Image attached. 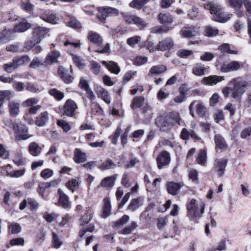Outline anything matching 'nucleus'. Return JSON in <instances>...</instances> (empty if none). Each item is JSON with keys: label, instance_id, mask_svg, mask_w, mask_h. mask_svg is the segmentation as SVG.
<instances>
[{"label": "nucleus", "instance_id": "obj_41", "mask_svg": "<svg viewBox=\"0 0 251 251\" xmlns=\"http://www.w3.org/2000/svg\"><path fill=\"white\" fill-rule=\"evenodd\" d=\"M21 226L18 223H11L8 226V232L10 234H18L21 231Z\"/></svg>", "mask_w": 251, "mask_h": 251}, {"label": "nucleus", "instance_id": "obj_43", "mask_svg": "<svg viewBox=\"0 0 251 251\" xmlns=\"http://www.w3.org/2000/svg\"><path fill=\"white\" fill-rule=\"evenodd\" d=\"M116 164L111 159H108L106 161L103 162L101 165L99 166L101 170H109L116 167Z\"/></svg>", "mask_w": 251, "mask_h": 251}, {"label": "nucleus", "instance_id": "obj_37", "mask_svg": "<svg viewBox=\"0 0 251 251\" xmlns=\"http://www.w3.org/2000/svg\"><path fill=\"white\" fill-rule=\"evenodd\" d=\"M54 183V181H51L50 182H42L39 184L38 192V193L43 196L44 194L47 189L49 188L51 185Z\"/></svg>", "mask_w": 251, "mask_h": 251}, {"label": "nucleus", "instance_id": "obj_28", "mask_svg": "<svg viewBox=\"0 0 251 251\" xmlns=\"http://www.w3.org/2000/svg\"><path fill=\"white\" fill-rule=\"evenodd\" d=\"M49 114L47 111L42 112L36 118V125L38 126H43L49 120Z\"/></svg>", "mask_w": 251, "mask_h": 251}, {"label": "nucleus", "instance_id": "obj_59", "mask_svg": "<svg viewBox=\"0 0 251 251\" xmlns=\"http://www.w3.org/2000/svg\"><path fill=\"white\" fill-rule=\"evenodd\" d=\"M12 87L17 92L23 91L25 87V84L22 82L12 80Z\"/></svg>", "mask_w": 251, "mask_h": 251}, {"label": "nucleus", "instance_id": "obj_20", "mask_svg": "<svg viewBox=\"0 0 251 251\" xmlns=\"http://www.w3.org/2000/svg\"><path fill=\"white\" fill-rule=\"evenodd\" d=\"M10 115L12 117H16L20 111V104L19 102L12 100L8 104Z\"/></svg>", "mask_w": 251, "mask_h": 251}, {"label": "nucleus", "instance_id": "obj_27", "mask_svg": "<svg viewBox=\"0 0 251 251\" xmlns=\"http://www.w3.org/2000/svg\"><path fill=\"white\" fill-rule=\"evenodd\" d=\"M207 69L204 65L201 63H197L193 67V73L197 76H202L205 74Z\"/></svg>", "mask_w": 251, "mask_h": 251}, {"label": "nucleus", "instance_id": "obj_32", "mask_svg": "<svg viewBox=\"0 0 251 251\" xmlns=\"http://www.w3.org/2000/svg\"><path fill=\"white\" fill-rule=\"evenodd\" d=\"M167 70L166 66L163 65L152 66L150 70L149 75H157L163 73Z\"/></svg>", "mask_w": 251, "mask_h": 251}, {"label": "nucleus", "instance_id": "obj_49", "mask_svg": "<svg viewBox=\"0 0 251 251\" xmlns=\"http://www.w3.org/2000/svg\"><path fill=\"white\" fill-rule=\"evenodd\" d=\"M170 29V28L169 26L163 25L152 28L151 32L155 34H162L168 32Z\"/></svg>", "mask_w": 251, "mask_h": 251}, {"label": "nucleus", "instance_id": "obj_1", "mask_svg": "<svg viewBox=\"0 0 251 251\" xmlns=\"http://www.w3.org/2000/svg\"><path fill=\"white\" fill-rule=\"evenodd\" d=\"M180 118L178 113L173 112L158 116L155 120L156 126L162 131L170 129L175 124H179Z\"/></svg>", "mask_w": 251, "mask_h": 251}, {"label": "nucleus", "instance_id": "obj_45", "mask_svg": "<svg viewBox=\"0 0 251 251\" xmlns=\"http://www.w3.org/2000/svg\"><path fill=\"white\" fill-rule=\"evenodd\" d=\"M49 93L51 96H53L55 99H56L58 100H61L64 97V95L63 93L55 88L50 89L49 91Z\"/></svg>", "mask_w": 251, "mask_h": 251}, {"label": "nucleus", "instance_id": "obj_15", "mask_svg": "<svg viewBox=\"0 0 251 251\" xmlns=\"http://www.w3.org/2000/svg\"><path fill=\"white\" fill-rule=\"evenodd\" d=\"M50 29L45 27L38 26L33 30V38L36 39V42H40L41 38L47 34Z\"/></svg>", "mask_w": 251, "mask_h": 251}, {"label": "nucleus", "instance_id": "obj_11", "mask_svg": "<svg viewBox=\"0 0 251 251\" xmlns=\"http://www.w3.org/2000/svg\"><path fill=\"white\" fill-rule=\"evenodd\" d=\"M174 46L172 39L166 38L159 42L157 45V50L161 51L169 50L173 48Z\"/></svg>", "mask_w": 251, "mask_h": 251}, {"label": "nucleus", "instance_id": "obj_2", "mask_svg": "<svg viewBox=\"0 0 251 251\" xmlns=\"http://www.w3.org/2000/svg\"><path fill=\"white\" fill-rule=\"evenodd\" d=\"M204 8L213 15V20L220 23H225L229 19L222 6L215 1L208 2L203 5Z\"/></svg>", "mask_w": 251, "mask_h": 251}, {"label": "nucleus", "instance_id": "obj_51", "mask_svg": "<svg viewBox=\"0 0 251 251\" xmlns=\"http://www.w3.org/2000/svg\"><path fill=\"white\" fill-rule=\"evenodd\" d=\"M74 63L79 68H83L85 66L84 60L79 56L75 54H71Z\"/></svg>", "mask_w": 251, "mask_h": 251}, {"label": "nucleus", "instance_id": "obj_55", "mask_svg": "<svg viewBox=\"0 0 251 251\" xmlns=\"http://www.w3.org/2000/svg\"><path fill=\"white\" fill-rule=\"evenodd\" d=\"M205 31L207 36L211 37L217 35L219 32L218 29L210 25L205 27Z\"/></svg>", "mask_w": 251, "mask_h": 251}, {"label": "nucleus", "instance_id": "obj_5", "mask_svg": "<svg viewBox=\"0 0 251 251\" xmlns=\"http://www.w3.org/2000/svg\"><path fill=\"white\" fill-rule=\"evenodd\" d=\"M13 129L16 134L15 139L17 141L26 140L30 136L28 134V128L22 123H13Z\"/></svg>", "mask_w": 251, "mask_h": 251}, {"label": "nucleus", "instance_id": "obj_24", "mask_svg": "<svg viewBox=\"0 0 251 251\" xmlns=\"http://www.w3.org/2000/svg\"><path fill=\"white\" fill-rule=\"evenodd\" d=\"M88 39L98 46H100L102 43V39L101 36L97 32L90 31L88 33Z\"/></svg>", "mask_w": 251, "mask_h": 251}, {"label": "nucleus", "instance_id": "obj_39", "mask_svg": "<svg viewBox=\"0 0 251 251\" xmlns=\"http://www.w3.org/2000/svg\"><path fill=\"white\" fill-rule=\"evenodd\" d=\"M198 163L202 166H205L206 162V151L204 150H201L197 158Z\"/></svg>", "mask_w": 251, "mask_h": 251}, {"label": "nucleus", "instance_id": "obj_10", "mask_svg": "<svg viewBox=\"0 0 251 251\" xmlns=\"http://www.w3.org/2000/svg\"><path fill=\"white\" fill-rule=\"evenodd\" d=\"M77 108V105L74 100H68L64 105V114L68 117H72Z\"/></svg>", "mask_w": 251, "mask_h": 251}, {"label": "nucleus", "instance_id": "obj_31", "mask_svg": "<svg viewBox=\"0 0 251 251\" xmlns=\"http://www.w3.org/2000/svg\"><path fill=\"white\" fill-rule=\"evenodd\" d=\"M104 206L102 217L104 218L108 217L111 214V205L108 198H104L103 199Z\"/></svg>", "mask_w": 251, "mask_h": 251}, {"label": "nucleus", "instance_id": "obj_47", "mask_svg": "<svg viewBox=\"0 0 251 251\" xmlns=\"http://www.w3.org/2000/svg\"><path fill=\"white\" fill-rule=\"evenodd\" d=\"M17 68V65L14 61V59H13L12 62L5 64L3 66L4 70L8 73H12Z\"/></svg>", "mask_w": 251, "mask_h": 251}, {"label": "nucleus", "instance_id": "obj_19", "mask_svg": "<svg viewBox=\"0 0 251 251\" xmlns=\"http://www.w3.org/2000/svg\"><path fill=\"white\" fill-rule=\"evenodd\" d=\"M214 141L217 150L226 151L227 148V145L222 136L216 134L214 137Z\"/></svg>", "mask_w": 251, "mask_h": 251}, {"label": "nucleus", "instance_id": "obj_30", "mask_svg": "<svg viewBox=\"0 0 251 251\" xmlns=\"http://www.w3.org/2000/svg\"><path fill=\"white\" fill-rule=\"evenodd\" d=\"M40 17L44 21L52 24H56L59 21L58 18L53 14H43Z\"/></svg>", "mask_w": 251, "mask_h": 251}, {"label": "nucleus", "instance_id": "obj_38", "mask_svg": "<svg viewBox=\"0 0 251 251\" xmlns=\"http://www.w3.org/2000/svg\"><path fill=\"white\" fill-rule=\"evenodd\" d=\"M150 0H133L130 3L131 7L141 9Z\"/></svg>", "mask_w": 251, "mask_h": 251}, {"label": "nucleus", "instance_id": "obj_29", "mask_svg": "<svg viewBox=\"0 0 251 251\" xmlns=\"http://www.w3.org/2000/svg\"><path fill=\"white\" fill-rule=\"evenodd\" d=\"M28 151L32 156H38L40 154L42 149L36 143L31 142L29 145Z\"/></svg>", "mask_w": 251, "mask_h": 251}, {"label": "nucleus", "instance_id": "obj_12", "mask_svg": "<svg viewBox=\"0 0 251 251\" xmlns=\"http://www.w3.org/2000/svg\"><path fill=\"white\" fill-rule=\"evenodd\" d=\"M227 159H216L214 164V170L217 173L218 176H221L224 174L227 165Z\"/></svg>", "mask_w": 251, "mask_h": 251}, {"label": "nucleus", "instance_id": "obj_16", "mask_svg": "<svg viewBox=\"0 0 251 251\" xmlns=\"http://www.w3.org/2000/svg\"><path fill=\"white\" fill-rule=\"evenodd\" d=\"M60 56V53L58 51H51L48 54L45 58V63L47 66L53 64L58 61V59Z\"/></svg>", "mask_w": 251, "mask_h": 251}, {"label": "nucleus", "instance_id": "obj_9", "mask_svg": "<svg viewBox=\"0 0 251 251\" xmlns=\"http://www.w3.org/2000/svg\"><path fill=\"white\" fill-rule=\"evenodd\" d=\"M57 193L59 195V198L58 201L56 204L64 208H70L71 202L69 201L68 196L66 195L61 189H58Z\"/></svg>", "mask_w": 251, "mask_h": 251}, {"label": "nucleus", "instance_id": "obj_35", "mask_svg": "<svg viewBox=\"0 0 251 251\" xmlns=\"http://www.w3.org/2000/svg\"><path fill=\"white\" fill-rule=\"evenodd\" d=\"M158 20L162 24H171L173 22V17L169 13H160L158 16Z\"/></svg>", "mask_w": 251, "mask_h": 251}, {"label": "nucleus", "instance_id": "obj_62", "mask_svg": "<svg viewBox=\"0 0 251 251\" xmlns=\"http://www.w3.org/2000/svg\"><path fill=\"white\" fill-rule=\"evenodd\" d=\"M79 185L78 179H72L66 183L67 187L71 190L72 192H74V188Z\"/></svg>", "mask_w": 251, "mask_h": 251}, {"label": "nucleus", "instance_id": "obj_25", "mask_svg": "<svg viewBox=\"0 0 251 251\" xmlns=\"http://www.w3.org/2000/svg\"><path fill=\"white\" fill-rule=\"evenodd\" d=\"M87 160L86 154L79 149L76 148L74 151V160L76 163L85 162Z\"/></svg>", "mask_w": 251, "mask_h": 251}, {"label": "nucleus", "instance_id": "obj_14", "mask_svg": "<svg viewBox=\"0 0 251 251\" xmlns=\"http://www.w3.org/2000/svg\"><path fill=\"white\" fill-rule=\"evenodd\" d=\"M183 186L180 183H176L173 181L168 182L166 184L168 192L173 196L177 195Z\"/></svg>", "mask_w": 251, "mask_h": 251}, {"label": "nucleus", "instance_id": "obj_42", "mask_svg": "<svg viewBox=\"0 0 251 251\" xmlns=\"http://www.w3.org/2000/svg\"><path fill=\"white\" fill-rule=\"evenodd\" d=\"M121 15L125 22L129 24H134L137 17L135 15L128 12H122Z\"/></svg>", "mask_w": 251, "mask_h": 251}, {"label": "nucleus", "instance_id": "obj_63", "mask_svg": "<svg viewBox=\"0 0 251 251\" xmlns=\"http://www.w3.org/2000/svg\"><path fill=\"white\" fill-rule=\"evenodd\" d=\"M219 49L222 53H227L228 54H237V51L232 50L229 49V45L228 44H224L220 46Z\"/></svg>", "mask_w": 251, "mask_h": 251}, {"label": "nucleus", "instance_id": "obj_64", "mask_svg": "<svg viewBox=\"0 0 251 251\" xmlns=\"http://www.w3.org/2000/svg\"><path fill=\"white\" fill-rule=\"evenodd\" d=\"M39 100L38 99L36 98H31L24 101L22 104L24 107H29L34 104H37Z\"/></svg>", "mask_w": 251, "mask_h": 251}, {"label": "nucleus", "instance_id": "obj_53", "mask_svg": "<svg viewBox=\"0 0 251 251\" xmlns=\"http://www.w3.org/2000/svg\"><path fill=\"white\" fill-rule=\"evenodd\" d=\"M57 125L61 127L65 132H67L71 129V126L69 125V124L66 121L62 119L57 120Z\"/></svg>", "mask_w": 251, "mask_h": 251}, {"label": "nucleus", "instance_id": "obj_18", "mask_svg": "<svg viewBox=\"0 0 251 251\" xmlns=\"http://www.w3.org/2000/svg\"><path fill=\"white\" fill-rule=\"evenodd\" d=\"M95 90L98 97H100L107 104L110 103L108 92L106 89L100 86H97Z\"/></svg>", "mask_w": 251, "mask_h": 251}, {"label": "nucleus", "instance_id": "obj_61", "mask_svg": "<svg viewBox=\"0 0 251 251\" xmlns=\"http://www.w3.org/2000/svg\"><path fill=\"white\" fill-rule=\"evenodd\" d=\"M13 161L14 163L18 166H23L24 165L22 154L21 152H17L15 154Z\"/></svg>", "mask_w": 251, "mask_h": 251}, {"label": "nucleus", "instance_id": "obj_44", "mask_svg": "<svg viewBox=\"0 0 251 251\" xmlns=\"http://www.w3.org/2000/svg\"><path fill=\"white\" fill-rule=\"evenodd\" d=\"M93 212L90 210H88L87 213L82 216L80 220V224L83 226L88 224L92 218Z\"/></svg>", "mask_w": 251, "mask_h": 251}, {"label": "nucleus", "instance_id": "obj_50", "mask_svg": "<svg viewBox=\"0 0 251 251\" xmlns=\"http://www.w3.org/2000/svg\"><path fill=\"white\" fill-rule=\"evenodd\" d=\"M140 162L139 159L135 157H131L128 161H127L124 165L125 169L133 168L135 165L138 164Z\"/></svg>", "mask_w": 251, "mask_h": 251}, {"label": "nucleus", "instance_id": "obj_23", "mask_svg": "<svg viewBox=\"0 0 251 251\" xmlns=\"http://www.w3.org/2000/svg\"><path fill=\"white\" fill-rule=\"evenodd\" d=\"M101 63L104 65L110 72L114 74L117 75L120 72V68L118 66V64L114 61H102Z\"/></svg>", "mask_w": 251, "mask_h": 251}, {"label": "nucleus", "instance_id": "obj_58", "mask_svg": "<svg viewBox=\"0 0 251 251\" xmlns=\"http://www.w3.org/2000/svg\"><path fill=\"white\" fill-rule=\"evenodd\" d=\"M139 206V200L138 199H134L131 201L127 207V209L130 211H134L137 210Z\"/></svg>", "mask_w": 251, "mask_h": 251}, {"label": "nucleus", "instance_id": "obj_7", "mask_svg": "<svg viewBox=\"0 0 251 251\" xmlns=\"http://www.w3.org/2000/svg\"><path fill=\"white\" fill-rule=\"evenodd\" d=\"M170 161V153L166 151H161L156 158V162L159 169H161L164 167L168 166Z\"/></svg>", "mask_w": 251, "mask_h": 251}, {"label": "nucleus", "instance_id": "obj_60", "mask_svg": "<svg viewBox=\"0 0 251 251\" xmlns=\"http://www.w3.org/2000/svg\"><path fill=\"white\" fill-rule=\"evenodd\" d=\"M67 25L74 28H80L81 27V24L74 17L70 19V21L67 22Z\"/></svg>", "mask_w": 251, "mask_h": 251}, {"label": "nucleus", "instance_id": "obj_17", "mask_svg": "<svg viewBox=\"0 0 251 251\" xmlns=\"http://www.w3.org/2000/svg\"><path fill=\"white\" fill-rule=\"evenodd\" d=\"M198 31L199 28L198 27L194 26L186 27L180 30V34L183 37L189 38L196 36L198 34Z\"/></svg>", "mask_w": 251, "mask_h": 251}, {"label": "nucleus", "instance_id": "obj_26", "mask_svg": "<svg viewBox=\"0 0 251 251\" xmlns=\"http://www.w3.org/2000/svg\"><path fill=\"white\" fill-rule=\"evenodd\" d=\"M31 25L25 21H23L16 24L13 29L14 32H24L31 27Z\"/></svg>", "mask_w": 251, "mask_h": 251}, {"label": "nucleus", "instance_id": "obj_4", "mask_svg": "<svg viewBox=\"0 0 251 251\" xmlns=\"http://www.w3.org/2000/svg\"><path fill=\"white\" fill-rule=\"evenodd\" d=\"M205 207V203L203 201H197L195 199L191 200L187 206L188 216L200 218L204 213Z\"/></svg>", "mask_w": 251, "mask_h": 251}, {"label": "nucleus", "instance_id": "obj_52", "mask_svg": "<svg viewBox=\"0 0 251 251\" xmlns=\"http://www.w3.org/2000/svg\"><path fill=\"white\" fill-rule=\"evenodd\" d=\"M52 247L55 249L60 248L63 244L58 236L54 232L52 233Z\"/></svg>", "mask_w": 251, "mask_h": 251}, {"label": "nucleus", "instance_id": "obj_54", "mask_svg": "<svg viewBox=\"0 0 251 251\" xmlns=\"http://www.w3.org/2000/svg\"><path fill=\"white\" fill-rule=\"evenodd\" d=\"M13 33V31L11 29H4L2 31L1 34L0 36V40L1 41H7L9 40Z\"/></svg>", "mask_w": 251, "mask_h": 251}, {"label": "nucleus", "instance_id": "obj_33", "mask_svg": "<svg viewBox=\"0 0 251 251\" xmlns=\"http://www.w3.org/2000/svg\"><path fill=\"white\" fill-rule=\"evenodd\" d=\"M29 67L33 69H38L41 67H47V65L45 63V60L43 61L39 57L34 58L29 65Z\"/></svg>", "mask_w": 251, "mask_h": 251}, {"label": "nucleus", "instance_id": "obj_8", "mask_svg": "<svg viewBox=\"0 0 251 251\" xmlns=\"http://www.w3.org/2000/svg\"><path fill=\"white\" fill-rule=\"evenodd\" d=\"M195 103L196 106V112L199 116L203 117L205 116L206 109L203 103L200 101H194L189 105V109L190 114L193 117L194 116V107Z\"/></svg>", "mask_w": 251, "mask_h": 251}, {"label": "nucleus", "instance_id": "obj_6", "mask_svg": "<svg viewBox=\"0 0 251 251\" xmlns=\"http://www.w3.org/2000/svg\"><path fill=\"white\" fill-rule=\"evenodd\" d=\"M98 11L97 17L102 23L105 22L107 17L116 16L119 13L117 9L111 7H100L99 8Z\"/></svg>", "mask_w": 251, "mask_h": 251}, {"label": "nucleus", "instance_id": "obj_48", "mask_svg": "<svg viewBox=\"0 0 251 251\" xmlns=\"http://www.w3.org/2000/svg\"><path fill=\"white\" fill-rule=\"evenodd\" d=\"M100 68L101 66L99 63L95 61H92L90 62V69L95 75H97L100 73Z\"/></svg>", "mask_w": 251, "mask_h": 251}, {"label": "nucleus", "instance_id": "obj_36", "mask_svg": "<svg viewBox=\"0 0 251 251\" xmlns=\"http://www.w3.org/2000/svg\"><path fill=\"white\" fill-rule=\"evenodd\" d=\"M144 97L142 96L135 97L132 100L130 106L132 109L140 107L144 103Z\"/></svg>", "mask_w": 251, "mask_h": 251}, {"label": "nucleus", "instance_id": "obj_21", "mask_svg": "<svg viewBox=\"0 0 251 251\" xmlns=\"http://www.w3.org/2000/svg\"><path fill=\"white\" fill-rule=\"evenodd\" d=\"M224 79V78L223 76L211 75L208 77H203L201 80V82L205 85H213Z\"/></svg>", "mask_w": 251, "mask_h": 251}, {"label": "nucleus", "instance_id": "obj_56", "mask_svg": "<svg viewBox=\"0 0 251 251\" xmlns=\"http://www.w3.org/2000/svg\"><path fill=\"white\" fill-rule=\"evenodd\" d=\"M137 226L138 225L135 222H132L130 226L126 227L121 231V233L125 235L129 234L131 233Z\"/></svg>", "mask_w": 251, "mask_h": 251}, {"label": "nucleus", "instance_id": "obj_22", "mask_svg": "<svg viewBox=\"0 0 251 251\" xmlns=\"http://www.w3.org/2000/svg\"><path fill=\"white\" fill-rule=\"evenodd\" d=\"M58 73L65 83L69 84L73 82L74 78L68 73V71L64 68L60 67L58 68Z\"/></svg>", "mask_w": 251, "mask_h": 251}, {"label": "nucleus", "instance_id": "obj_34", "mask_svg": "<svg viewBox=\"0 0 251 251\" xmlns=\"http://www.w3.org/2000/svg\"><path fill=\"white\" fill-rule=\"evenodd\" d=\"M116 179V175L107 176L102 180L100 185L103 187H112L114 185Z\"/></svg>", "mask_w": 251, "mask_h": 251}, {"label": "nucleus", "instance_id": "obj_40", "mask_svg": "<svg viewBox=\"0 0 251 251\" xmlns=\"http://www.w3.org/2000/svg\"><path fill=\"white\" fill-rule=\"evenodd\" d=\"M13 59L14 61H15L16 64L17 65V67L30 61L29 57L27 55H23L20 57H14Z\"/></svg>", "mask_w": 251, "mask_h": 251}, {"label": "nucleus", "instance_id": "obj_3", "mask_svg": "<svg viewBox=\"0 0 251 251\" xmlns=\"http://www.w3.org/2000/svg\"><path fill=\"white\" fill-rule=\"evenodd\" d=\"M228 84L233 86L232 96L235 99H240L246 89L251 86L249 81L241 76L232 78Z\"/></svg>", "mask_w": 251, "mask_h": 251}, {"label": "nucleus", "instance_id": "obj_46", "mask_svg": "<svg viewBox=\"0 0 251 251\" xmlns=\"http://www.w3.org/2000/svg\"><path fill=\"white\" fill-rule=\"evenodd\" d=\"M13 96V92L10 90H1L0 91V99L4 102L5 100H9Z\"/></svg>", "mask_w": 251, "mask_h": 251}, {"label": "nucleus", "instance_id": "obj_13", "mask_svg": "<svg viewBox=\"0 0 251 251\" xmlns=\"http://www.w3.org/2000/svg\"><path fill=\"white\" fill-rule=\"evenodd\" d=\"M242 66V64L240 62L233 61L228 64L222 65L221 68V71L225 73L235 71L239 70Z\"/></svg>", "mask_w": 251, "mask_h": 251}, {"label": "nucleus", "instance_id": "obj_57", "mask_svg": "<svg viewBox=\"0 0 251 251\" xmlns=\"http://www.w3.org/2000/svg\"><path fill=\"white\" fill-rule=\"evenodd\" d=\"M141 37L135 36L127 39L126 43L129 46L134 48L136 44H138L141 40Z\"/></svg>", "mask_w": 251, "mask_h": 251}]
</instances>
